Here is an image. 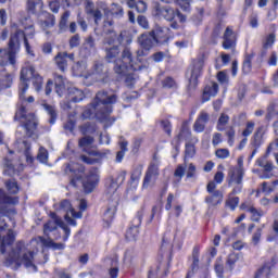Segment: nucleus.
I'll use <instances>...</instances> for the list:
<instances>
[{
  "mask_svg": "<svg viewBox=\"0 0 278 278\" xmlns=\"http://www.w3.org/2000/svg\"><path fill=\"white\" fill-rule=\"evenodd\" d=\"M114 25L113 21H104L103 23V45H108L104 48L106 62L114 63L113 71L115 75L123 77L129 73V71H142L147 68V64L142 59H134V54L129 48H125L121 52V45L125 36L123 33L119 35L114 29L108 28Z\"/></svg>",
  "mask_w": 278,
  "mask_h": 278,
  "instance_id": "f257e3e1",
  "label": "nucleus"
},
{
  "mask_svg": "<svg viewBox=\"0 0 278 278\" xmlns=\"http://www.w3.org/2000/svg\"><path fill=\"white\" fill-rule=\"evenodd\" d=\"M81 136L78 140V147L83 153L79 156V160L84 162V164H87L88 166H93V164H103V160H108V155H110V150H102L99 151L97 149V146H94V137H92V134H97V124L87 122L78 127Z\"/></svg>",
  "mask_w": 278,
  "mask_h": 278,
  "instance_id": "f03ea898",
  "label": "nucleus"
},
{
  "mask_svg": "<svg viewBox=\"0 0 278 278\" xmlns=\"http://www.w3.org/2000/svg\"><path fill=\"white\" fill-rule=\"evenodd\" d=\"M116 101H118V96L114 93L110 96L106 90L98 91L93 101L84 109L80 116L83 121H88L94 116L101 122L116 123V117H111Z\"/></svg>",
  "mask_w": 278,
  "mask_h": 278,
  "instance_id": "7ed1b4c3",
  "label": "nucleus"
},
{
  "mask_svg": "<svg viewBox=\"0 0 278 278\" xmlns=\"http://www.w3.org/2000/svg\"><path fill=\"white\" fill-rule=\"evenodd\" d=\"M27 90H23V87L18 88V103L16 104V112L14 115V121L20 122V127H22L28 136L31 138L38 129V121L36 119V114L27 113L28 103H34L36 98L34 96H29L28 98Z\"/></svg>",
  "mask_w": 278,
  "mask_h": 278,
  "instance_id": "20e7f679",
  "label": "nucleus"
},
{
  "mask_svg": "<svg viewBox=\"0 0 278 278\" xmlns=\"http://www.w3.org/2000/svg\"><path fill=\"white\" fill-rule=\"evenodd\" d=\"M21 38L24 40V47L28 55H34V50L29 45V39L25 31L17 29L15 33L10 35L8 48L0 49V66L4 67L11 64V66H16V55L21 51Z\"/></svg>",
  "mask_w": 278,
  "mask_h": 278,
  "instance_id": "39448f33",
  "label": "nucleus"
},
{
  "mask_svg": "<svg viewBox=\"0 0 278 278\" xmlns=\"http://www.w3.org/2000/svg\"><path fill=\"white\" fill-rule=\"evenodd\" d=\"M23 251H25V242L17 241L15 247L8 253L4 260V266L12 268V270H18L23 264L26 268H31L34 266V252L29 251L21 256Z\"/></svg>",
  "mask_w": 278,
  "mask_h": 278,
  "instance_id": "423d86ee",
  "label": "nucleus"
},
{
  "mask_svg": "<svg viewBox=\"0 0 278 278\" xmlns=\"http://www.w3.org/2000/svg\"><path fill=\"white\" fill-rule=\"evenodd\" d=\"M21 202L18 195H10L3 188H0V231H5L8 229V223H5V216L10 217L16 214V207Z\"/></svg>",
  "mask_w": 278,
  "mask_h": 278,
  "instance_id": "0eeeda50",
  "label": "nucleus"
},
{
  "mask_svg": "<svg viewBox=\"0 0 278 278\" xmlns=\"http://www.w3.org/2000/svg\"><path fill=\"white\" fill-rule=\"evenodd\" d=\"M154 16L159 18H164L170 23L172 29H179L180 24L186 22V15L181 13L178 9H173L170 7H162L160 3H156L153 8Z\"/></svg>",
  "mask_w": 278,
  "mask_h": 278,
  "instance_id": "6e6552de",
  "label": "nucleus"
},
{
  "mask_svg": "<svg viewBox=\"0 0 278 278\" xmlns=\"http://www.w3.org/2000/svg\"><path fill=\"white\" fill-rule=\"evenodd\" d=\"M205 61L203 59H195L192 62L190 75L188 76L187 92L192 94L199 88V77L203 75Z\"/></svg>",
  "mask_w": 278,
  "mask_h": 278,
  "instance_id": "1a4fd4ad",
  "label": "nucleus"
},
{
  "mask_svg": "<svg viewBox=\"0 0 278 278\" xmlns=\"http://www.w3.org/2000/svg\"><path fill=\"white\" fill-rule=\"evenodd\" d=\"M244 169L229 167L226 184L228 188H232V193H242L244 189Z\"/></svg>",
  "mask_w": 278,
  "mask_h": 278,
  "instance_id": "9d476101",
  "label": "nucleus"
},
{
  "mask_svg": "<svg viewBox=\"0 0 278 278\" xmlns=\"http://www.w3.org/2000/svg\"><path fill=\"white\" fill-rule=\"evenodd\" d=\"M150 36L153 38L156 47H168L175 38L173 30L166 26H157L150 31Z\"/></svg>",
  "mask_w": 278,
  "mask_h": 278,
  "instance_id": "9b49d317",
  "label": "nucleus"
},
{
  "mask_svg": "<svg viewBox=\"0 0 278 278\" xmlns=\"http://www.w3.org/2000/svg\"><path fill=\"white\" fill-rule=\"evenodd\" d=\"M229 125V115L222 113L218 121L216 129L217 131H225V136L228 138L227 142L229 147H233L236 142V127Z\"/></svg>",
  "mask_w": 278,
  "mask_h": 278,
  "instance_id": "f8f14e48",
  "label": "nucleus"
},
{
  "mask_svg": "<svg viewBox=\"0 0 278 278\" xmlns=\"http://www.w3.org/2000/svg\"><path fill=\"white\" fill-rule=\"evenodd\" d=\"M144 205L137 212L132 219V225L126 230V240H136L138 233H140L139 227L142 225V219L144 218Z\"/></svg>",
  "mask_w": 278,
  "mask_h": 278,
  "instance_id": "ddd939ff",
  "label": "nucleus"
},
{
  "mask_svg": "<svg viewBox=\"0 0 278 278\" xmlns=\"http://www.w3.org/2000/svg\"><path fill=\"white\" fill-rule=\"evenodd\" d=\"M206 192L210 194L205 197L204 201L207 205H212V207H216L223 203L224 194L223 191L216 190L215 182H207Z\"/></svg>",
  "mask_w": 278,
  "mask_h": 278,
  "instance_id": "4468645a",
  "label": "nucleus"
},
{
  "mask_svg": "<svg viewBox=\"0 0 278 278\" xmlns=\"http://www.w3.org/2000/svg\"><path fill=\"white\" fill-rule=\"evenodd\" d=\"M222 47L225 51L236 49L238 47V33L233 30V26H227L223 35Z\"/></svg>",
  "mask_w": 278,
  "mask_h": 278,
  "instance_id": "2eb2a0df",
  "label": "nucleus"
},
{
  "mask_svg": "<svg viewBox=\"0 0 278 278\" xmlns=\"http://www.w3.org/2000/svg\"><path fill=\"white\" fill-rule=\"evenodd\" d=\"M138 42L143 50L137 51L136 60H140L142 56L147 55L146 51H151V49H153V46L155 45V40H153L151 33L141 34L140 37L138 38Z\"/></svg>",
  "mask_w": 278,
  "mask_h": 278,
  "instance_id": "dca6fc26",
  "label": "nucleus"
},
{
  "mask_svg": "<svg viewBox=\"0 0 278 278\" xmlns=\"http://www.w3.org/2000/svg\"><path fill=\"white\" fill-rule=\"evenodd\" d=\"M35 73L36 67H34V65L22 67L20 73L18 88H23V90H29V81H31V78L34 77Z\"/></svg>",
  "mask_w": 278,
  "mask_h": 278,
  "instance_id": "f3484780",
  "label": "nucleus"
},
{
  "mask_svg": "<svg viewBox=\"0 0 278 278\" xmlns=\"http://www.w3.org/2000/svg\"><path fill=\"white\" fill-rule=\"evenodd\" d=\"M200 257H201V245L195 244L192 249L191 257H189V260H191V265H190V269L187 271L186 278L194 277V274L197 273V270H199V264H201Z\"/></svg>",
  "mask_w": 278,
  "mask_h": 278,
  "instance_id": "a211bd4d",
  "label": "nucleus"
},
{
  "mask_svg": "<svg viewBox=\"0 0 278 278\" xmlns=\"http://www.w3.org/2000/svg\"><path fill=\"white\" fill-rule=\"evenodd\" d=\"M219 90L220 87L218 86V83L212 80L206 84L202 89L201 103H207V101L218 94Z\"/></svg>",
  "mask_w": 278,
  "mask_h": 278,
  "instance_id": "6ab92c4d",
  "label": "nucleus"
},
{
  "mask_svg": "<svg viewBox=\"0 0 278 278\" xmlns=\"http://www.w3.org/2000/svg\"><path fill=\"white\" fill-rule=\"evenodd\" d=\"M256 166L263 168L261 179H270L271 177H274L273 170H275V164H273V161H267L266 155L261 156L256 160Z\"/></svg>",
  "mask_w": 278,
  "mask_h": 278,
  "instance_id": "aec40b11",
  "label": "nucleus"
},
{
  "mask_svg": "<svg viewBox=\"0 0 278 278\" xmlns=\"http://www.w3.org/2000/svg\"><path fill=\"white\" fill-rule=\"evenodd\" d=\"M68 18H71V11H65L59 21V31L60 34H64L66 29H68L70 34H76L77 31V23L71 22L68 25Z\"/></svg>",
  "mask_w": 278,
  "mask_h": 278,
  "instance_id": "412c9836",
  "label": "nucleus"
},
{
  "mask_svg": "<svg viewBox=\"0 0 278 278\" xmlns=\"http://www.w3.org/2000/svg\"><path fill=\"white\" fill-rule=\"evenodd\" d=\"M157 177H160V163L151 162L146 170L142 188H149L151 179H157Z\"/></svg>",
  "mask_w": 278,
  "mask_h": 278,
  "instance_id": "4be33fe9",
  "label": "nucleus"
},
{
  "mask_svg": "<svg viewBox=\"0 0 278 278\" xmlns=\"http://www.w3.org/2000/svg\"><path fill=\"white\" fill-rule=\"evenodd\" d=\"M207 123H210V113L201 111L193 124V131L195 134H203L205 127H207Z\"/></svg>",
  "mask_w": 278,
  "mask_h": 278,
  "instance_id": "5701e85b",
  "label": "nucleus"
},
{
  "mask_svg": "<svg viewBox=\"0 0 278 278\" xmlns=\"http://www.w3.org/2000/svg\"><path fill=\"white\" fill-rule=\"evenodd\" d=\"M99 186V175L94 172H90L83 182V188L86 192V194H90L94 191V188Z\"/></svg>",
  "mask_w": 278,
  "mask_h": 278,
  "instance_id": "b1692460",
  "label": "nucleus"
},
{
  "mask_svg": "<svg viewBox=\"0 0 278 278\" xmlns=\"http://www.w3.org/2000/svg\"><path fill=\"white\" fill-rule=\"evenodd\" d=\"M127 179V170L119 172L115 178L111 179L110 185L108 186V192L109 194H114L123 184H125V180Z\"/></svg>",
  "mask_w": 278,
  "mask_h": 278,
  "instance_id": "393cba45",
  "label": "nucleus"
},
{
  "mask_svg": "<svg viewBox=\"0 0 278 278\" xmlns=\"http://www.w3.org/2000/svg\"><path fill=\"white\" fill-rule=\"evenodd\" d=\"M197 144H199V137H192L185 143L184 162H188V160H192L197 155Z\"/></svg>",
  "mask_w": 278,
  "mask_h": 278,
  "instance_id": "a878e982",
  "label": "nucleus"
},
{
  "mask_svg": "<svg viewBox=\"0 0 278 278\" xmlns=\"http://www.w3.org/2000/svg\"><path fill=\"white\" fill-rule=\"evenodd\" d=\"M277 256H273L269 262H266L262 268L257 269L255 273L254 278H260L262 276H265L266 278H270V273L275 266H277Z\"/></svg>",
  "mask_w": 278,
  "mask_h": 278,
  "instance_id": "bb28decb",
  "label": "nucleus"
},
{
  "mask_svg": "<svg viewBox=\"0 0 278 278\" xmlns=\"http://www.w3.org/2000/svg\"><path fill=\"white\" fill-rule=\"evenodd\" d=\"M192 138V130L190 129V119H185L181 123L178 135L174 138L181 142V140H190Z\"/></svg>",
  "mask_w": 278,
  "mask_h": 278,
  "instance_id": "cd10ccee",
  "label": "nucleus"
},
{
  "mask_svg": "<svg viewBox=\"0 0 278 278\" xmlns=\"http://www.w3.org/2000/svg\"><path fill=\"white\" fill-rule=\"evenodd\" d=\"M117 146L119 147V151L116 152L115 162L116 164H121L125 160V153L129 151V141L121 136Z\"/></svg>",
  "mask_w": 278,
  "mask_h": 278,
  "instance_id": "c85d7f7f",
  "label": "nucleus"
},
{
  "mask_svg": "<svg viewBox=\"0 0 278 278\" xmlns=\"http://www.w3.org/2000/svg\"><path fill=\"white\" fill-rule=\"evenodd\" d=\"M67 99L71 103H80L86 99V93L81 89L70 87L67 88Z\"/></svg>",
  "mask_w": 278,
  "mask_h": 278,
  "instance_id": "c756f323",
  "label": "nucleus"
},
{
  "mask_svg": "<svg viewBox=\"0 0 278 278\" xmlns=\"http://www.w3.org/2000/svg\"><path fill=\"white\" fill-rule=\"evenodd\" d=\"M85 10L89 16L93 17L94 24L99 25V22L103 18V13H101V10H99V9L94 10V2L87 0Z\"/></svg>",
  "mask_w": 278,
  "mask_h": 278,
  "instance_id": "7c9ffc66",
  "label": "nucleus"
},
{
  "mask_svg": "<svg viewBox=\"0 0 278 278\" xmlns=\"http://www.w3.org/2000/svg\"><path fill=\"white\" fill-rule=\"evenodd\" d=\"M266 132L264 131V126H260L256 128V130L254 131L252 138H251V147H253V149H260V147H262L264 144V135Z\"/></svg>",
  "mask_w": 278,
  "mask_h": 278,
  "instance_id": "2f4dec72",
  "label": "nucleus"
},
{
  "mask_svg": "<svg viewBox=\"0 0 278 278\" xmlns=\"http://www.w3.org/2000/svg\"><path fill=\"white\" fill-rule=\"evenodd\" d=\"M237 194H240V193H233V190H231L228 193V197L224 203V207L226 210H230V212H236V210L238 208V205H240V197H237Z\"/></svg>",
  "mask_w": 278,
  "mask_h": 278,
  "instance_id": "473e14b6",
  "label": "nucleus"
},
{
  "mask_svg": "<svg viewBox=\"0 0 278 278\" xmlns=\"http://www.w3.org/2000/svg\"><path fill=\"white\" fill-rule=\"evenodd\" d=\"M66 52H59L54 58L53 62L61 73L68 71V59H66Z\"/></svg>",
  "mask_w": 278,
  "mask_h": 278,
  "instance_id": "72a5a7b5",
  "label": "nucleus"
},
{
  "mask_svg": "<svg viewBox=\"0 0 278 278\" xmlns=\"http://www.w3.org/2000/svg\"><path fill=\"white\" fill-rule=\"evenodd\" d=\"M255 58V52L245 53L243 55L241 71L243 75H249L253 71V60Z\"/></svg>",
  "mask_w": 278,
  "mask_h": 278,
  "instance_id": "f704fd0d",
  "label": "nucleus"
},
{
  "mask_svg": "<svg viewBox=\"0 0 278 278\" xmlns=\"http://www.w3.org/2000/svg\"><path fill=\"white\" fill-rule=\"evenodd\" d=\"M142 170H143L142 165H136L132 168L130 173V179L128 181L131 188H138V184H140V177H142Z\"/></svg>",
  "mask_w": 278,
  "mask_h": 278,
  "instance_id": "c9c22d12",
  "label": "nucleus"
},
{
  "mask_svg": "<svg viewBox=\"0 0 278 278\" xmlns=\"http://www.w3.org/2000/svg\"><path fill=\"white\" fill-rule=\"evenodd\" d=\"M42 8H45L42 0H27V11L29 14H39Z\"/></svg>",
  "mask_w": 278,
  "mask_h": 278,
  "instance_id": "e433bc0d",
  "label": "nucleus"
},
{
  "mask_svg": "<svg viewBox=\"0 0 278 278\" xmlns=\"http://www.w3.org/2000/svg\"><path fill=\"white\" fill-rule=\"evenodd\" d=\"M4 188H7L8 193L13 197L21 192V186L18 185V181H16V179L5 180Z\"/></svg>",
  "mask_w": 278,
  "mask_h": 278,
  "instance_id": "4c0bfd02",
  "label": "nucleus"
},
{
  "mask_svg": "<svg viewBox=\"0 0 278 278\" xmlns=\"http://www.w3.org/2000/svg\"><path fill=\"white\" fill-rule=\"evenodd\" d=\"M142 144H144V138L143 137H135L132 139V142L130 146V155H132V156L140 155V149H142Z\"/></svg>",
  "mask_w": 278,
  "mask_h": 278,
  "instance_id": "58836bf2",
  "label": "nucleus"
},
{
  "mask_svg": "<svg viewBox=\"0 0 278 278\" xmlns=\"http://www.w3.org/2000/svg\"><path fill=\"white\" fill-rule=\"evenodd\" d=\"M39 241L46 249H53L54 251H62L64 250V243H55L51 239H47L45 237H39Z\"/></svg>",
  "mask_w": 278,
  "mask_h": 278,
  "instance_id": "ea45409f",
  "label": "nucleus"
},
{
  "mask_svg": "<svg viewBox=\"0 0 278 278\" xmlns=\"http://www.w3.org/2000/svg\"><path fill=\"white\" fill-rule=\"evenodd\" d=\"M14 84V74H4L0 77V90H8Z\"/></svg>",
  "mask_w": 278,
  "mask_h": 278,
  "instance_id": "a19ab883",
  "label": "nucleus"
},
{
  "mask_svg": "<svg viewBox=\"0 0 278 278\" xmlns=\"http://www.w3.org/2000/svg\"><path fill=\"white\" fill-rule=\"evenodd\" d=\"M161 86L165 90H177V88H179V85L177 84V80H175V78H173V76H166L161 81Z\"/></svg>",
  "mask_w": 278,
  "mask_h": 278,
  "instance_id": "79ce46f5",
  "label": "nucleus"
},
{
  "mask_svg": "<svg viewBox=\"0 0 278 278\" xmlns=\"http://www.w3.org/2000/svg\"><path fill=\"white\" fill-rule=\"evenodd\" d=\"M39 25L45 30L51 29V27H55V15L47 13L46 20L40 21Z\"/></svg>",
  "mask_w": 278,
  "mask_h": 278,
  "instance_id": "37998d69",
  "label": "nucleus"
},
{
  "mask_svg": "<svg viewBox=\"0 0 278 278\" xmlns=\"http://www.w3.org/2000/svg\"><path fill=\"white\" fill-rule=\"evenodd\" d=\"M43 110H46L47 114L50 116L49 123L50 125H55V121H58V110H55V106L51 104H42Z\"/></svg>",
  "mask_w": 278,
  "mask_h": 278,
  "instance_id": "c03bdc74",
  "label": "nucleus"
},
{
  "mask_svg": "<svg viewBox=\"0 0 278 278\" xmlns=\"http://www.w3.org/2000/svg\"><path fill=\"white\" fill-rule=\"evenodd\" d=\"M240 260V254L232 252L228 254L226 260V266L228 270H233L236 268V264H238V261Z\"/></svg>",
  "mask_w": 278,
  "mask_h": 278,
  "instance_id": "a18cd8bd",
  "label": "nucleus"
},
{
  "mask_svg": "<svg viewBox=\"0 0 278 278\" xmlns=\"http://www.w3.org/2000/svg\"><path fill=\"white\" fill-rule=\"evenodd\" d=\"M54 90L59 97H62L64 94V91L66 90V85L64 84V77L58 76L54 80Z\"/></svg>",
  "mask_w": 278,
  "mask_h": 278,
  "instance_id": "49530a36",
  "label": "nucleus"
},
{
  "mask_svg": "<svg viewBox=\"0 0 278 278\" xmlns=\"http://www.w3.org/2000/svg\"><path fill=\"white\" fill-rule=\"evenodd\" d=\"M214 270L218 278H225V265L223 264V256L216 258Z\"/></svg>",
  "mask_w": 278,
  "mask_h": 278,
  "instance_id": "de8ad7c7",
  "label": "nucleus"
},
{
  "mask_svg": "<svg viewBox=\"0 0 278 278\" xmlns=\"http://www.w3.org/2000/svg\"><path fill=\"white\" fill-rule=\"evenodd\" d=\"M131 71H132V73H136V71H134V70H128L126 75H124V76L117 75V77H119V79H123V77H125V84H126L127 88H130V89H132L136 86V78L131 74Z\"/></svg>",
  "mask_w": 278,
  "mask_h": 278,
  "instance_id": "09e8293b",
  "label": "nucleus"
},
{
  "mask_svg": "<svg viewBox=\"0 0 278 278\" xmlns=\"http://www.w3.org/2000/svg\"><path fill=\"white\" fill-rule=\"evenodd\" d=\"M30 79L33 80V86H34L36 92H40L42 90V86L45 84V78H42V76H40V74H38L36 72L35 75Z\"/></svg>",
  "mask_w": 278,
  "mask_h": 278,
  "instance_id": "8fccbe9b",
  "label": "nucleus"
},
{
  "mask_svg": "<svg viewBox=\"0 0 278 278\" xmlns=\"http://www.w3.org/2000/svg\"><path fill=\"white\" fill-rule=\"evenodd\" d=\"M118 261L116 258H111V267L109 268L110 278H118Z\"/></svg>",
  "mask_w": 278,
  "mask_h": 278,
  "instance_id": "3c124183",
  "label": "nucleus"
},
{
  "mask_svg": "<svg viewBox=\"0 0 278 278\" xmlns=\"http://www.w3.org/2000/svg\"><path fill=\"white\" fill-rule=\"evenodd\" d=\"M250 214L253 223H260V220H262V216H264V211L254 206L250 210Z\"/></svg>",
  "mask_w": 278,
  "mask_h": 278,
  "instance_id": "603ef678",
  "label": "nucleus"
},
{
  "mask_svg": "<svg viewBox=\"0 0 278 278\" xmlns=\"http://www.w3.org/2000/svg\"><path fill=\"white\" fill-rule=\"evenodd\" d=\"M255 131V122L250 121L245 123V128L242 130L241 136L242 138H249L251 134Z\"/></svg>",
  "mask_w": 278,
  "mask_h": 278,
  "instance_id": "864d4df0",
  "label": "nucleus"
},
{
  "mask_svg": "<svg viewBox=\"0 0 278 278\" xmlns=\"http://www.w3.org/2000/svg\"><path fill=\"white\" fill-rule=\"evenodd\" d=\"M216 79L220 86H229V75H227V71H219L216 75Z\"/></svg>",
  "mask_w": 278,
  "mask_h": 278,
  "instance_id": "5fc2aeb1",
  "label": "nucleus"
},
{
  "mask_svg": "<svg viewBox=\"0 0 278 278\" xmlns=\"http://www.w3.org/2000/svg\"><path fill=\"white\" fill-rule=\"evenodd\" d=\"M275 40H277V35L275 33L267 35L263 42V49H270V47L275 45Z\"/></svg>",
  "mask_w": 278,
  "mask_h": 278,
  "instance_id": "6e6d98bb",
  "label": "nucleus"
},
{
  "mask_svg": "<svg viewBox=\"0 0 278 278\" xmlns=\"http://www.w3.org/2000/svg\"><path fill=\"white\" fill-rule=\"evenodd\" d=\"M70 173H73L74 175L71 176L70 184L74 188H77V181H81V175H79V170L70 168Z\"/></svg>",
  "mask_w": 278,
  "mask_h": 278,
  "instance_id": "4d7b16f0",
  "label": "nucleus"
},
{
  "mask_svg": "<svg viewBox=\"0 0 278 278\" xmlns=\"http://www.w3.org/2000/svg\"><path fill=\"white\" fill-rule=\"evenodd\" d=\"M15 240H16V235H14V230L9 229L7 236L3 237L2 242L7 243L8 247H12Z\"/></svg>",
  "mask_w": 278,
  "mask_h": 278,
  "instance_id": "13d9d810",
  "label": "nucleus"
},
{
  "mask_svg": "<svg viewBox=\"0 0 278 278\" xmlns=\"http://www.w3.org/2000/svg\"><path fill=\"white\" fill-rule=\"evenodd\" d=\"M222 29H223V26L220 25V23L214 26L211 34V40L214 42V45H216V41L218 40V38H220Z\"/></svg>",
  "mask_w": 278,
  "mask_h": 278,
  "instance_id": "bf43d9fd",
  "label": "nucleus"
},
{
  "mask_svg": "<svg viewBox=\"0 0 278 278\" xmlns=\"http://www.w3.org/2000/svg\"><path fill=\"white\" fill-rule=\"evenodd\" d=\"M37 160L41 163L48 162L49 160V151L45 147L39 148V152L37 154Z\"/></svg>",
  "mask_w": 278,
  "mask_h": 278,
  "instance_id": "052dcab7",
  "label": "nucleus"
},
{
  "mask_svg": "<svg viewBox=\"0 0 278 278\" xmlns=\"http://www.w3.org/2000/svg\"><path fill=\"white\" fill-rule=\"evenodd\" d=\"M161 127L167 136H173V124L168 119L161 121Z\"/></svg>",
  "mask_w": 278,
  "mask_h": 278,
  "instance_id": "680f3d73",
  "label": "nucleus"
},
{
  "mask_svg": "<svg viewBox=\"0 0 278 278\" xmlns=\"http://www.w3.org/2000/svg\"><path fill=\"white\" fill-rule=\"evenodd\" d=\"M229 155H231V153L229 152V149H227V148H219L215 151V156L218 160H227V157H229Z\"/></svg>",
  "mask_w": 278,
  "mask_h": 278,
  "instance_id": "e2e57ef3",
  "label": "nucleus"
},
{
  "mask_svg": "<svg viewBox=\"0 0 278 278\" xmlns=\"http://www.w3.org/2000/svg\"><path fill=\"white\" fill-rule=\"evenodd\" d=\"M68 45L70 49H75L79 47V45H81V37L79 36V34H75L74 36H72L68 40Z\"/></svg>",
  "mask_w": 278,
  "mask_h": 278,
  "instance_id": "0e129e2a",
  "label": "nucleus"
},
{
  "mask_svg": "<svg viewBox=\"0 0 278 278\" xmlns=\"http://www.w3.org/2000/svg\"><path fill=\"white\" fill-rule=\"evenodd\" d=\"M114 216H116V208L109 207V208H106V211L104 212V218H103V220H104L105 223H112V220H114Z\"/></svg>",
  "mask_w": 278,
  "mask_h": 278,
  "instance_id": "69168bd1",
  "label": "nucleus"
},
{
  "mask_svg": "<svg viewBox=\"0 0 278 278\" xmlns=\"http://www.w3.org/2000/svg\"><path fill=\"white\" fill-rule=\"evenodd\" d=\"M186 177L187 179H197V165L194 163L188 165Z\"/></svg>",
  "mask_w": 278,
  "mask_h": 278,
  "instance_id": "338daca9",
  "label": "nucleus"
},
{
  "mask_svg": "<svg viewBox=\"0 0 278 278\" xmlns=\"http://www.w3.org/2000/svg\"><path fill=\"white\" fill-rule=\"evenodd\" d=\"M137 24L139 25V27H141L142 29H149V20L147 18V16L144 15H138L137 16Z\"/></svg>",
  "mask_w": 278,
  "mask_h": 278,
  "instance_id": "774afa93",
  "label": "nucleus"
}]
</instances>
